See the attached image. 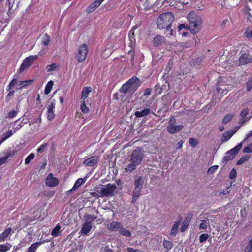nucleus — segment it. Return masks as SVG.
Returning a JSON list of instances; mask_svg holds the SVG:
<instances>
[{"label": "nucleus", "instance_id": "obj_30", "mask_svg": "<svg viewBox=\"0 0 252 252\" xmlns=\"http://www.w3.org/2000/svg\"><path fill=\"white\" fill-rule=\"evenodd\" d=\"M41 244V242H35L32 244L28 248L27 252H35L38 247Z\"/></svg>", "mask_w": 252, "mask_h": 252}, {"label": "nucleus", "instance_id": "obj_59", "mask_svg": "<svg viewBox=\"0 0 252 252\" xmlns=\"http://www.w3.org/2000/svg\"><path fill=\"white\" fill-rule=\"evenodd\" d=\"M252 136V130L250 131L246 135L244 139L241 142L242 144L247 140V139Z\"/></svg>", "mask_w": 252, "mask_h": 252}, {"label": "nucleus", "instance_id": "obj_52", "mask_svg": "<svg viewBox=\"0 0 252 252\" xmlns=\"http://www.w3.org/2000/svg\"><path fill=\"white\" fill-rule=\"evenodd\" d=\"M236 171L234 168H233L229 173V178L231 179H234L236 177Z\"/></svg>", "mask_w": 252, "mask_h": 252}, {"label": "nucleus", "instance_id": "obj_54", "mask_svg": "<svg viewBox=\"0 0 252 252\" xmlns=\"http://www.w3.org/2000/svg\"><path fill=\"white\" fill-rule=\"evenodd\" d=\"M47 145L48 144L46 143L42 144L37 149V152L38 153H42L44 151L45 149L47 147Z\"/></svg>", "mask_w": 252, "mask_h": 252}, {"label": "nucleus", "instance_id": "obj_33", "mask_svg": "<svg viewBox=\"0 0 252 252\" xmlns=\"http://www.w3.org/2000/svg\"><path fill=\"white\" fill-rule=\"evenodd\" d=\"M53 84H54L53 81H52V80L49 81L47 83V84H46V85L45 86V90H44V92L46 94H49V93L50 92V91L53 87Z\"/></svg>", "mask_w": 252, "mask_h": 252}, {"label": "nucleus", "instance_id": "obj_42", "mask_svg": "<svg viewBox=\"0 0 252 252\" xmlns=\"http://www.w3.org/2000/svg\"><path fill=\"white\" fill-rule=\"evenodd\" d=\"M18 121V120H17L15 121V124H14V125L13 126V128L15 130V131L20 129L24 126V124L26 123V122H24L23 123L22 121L19 124H17Z\"/></svg>", "mask_w": 252, "mask_h": 252}, {"label": "nucleus", "instance_id": "obj_1", "mask_svg": "<svg viewBox=\"0 0 252 252\" xmlns=\"http://www.w3.org/2000/svg\"><path fill=\"white\" fill-rule=\"evenodd\" d=\"M145 157V151L141 147H137L133 150L130 155L129 163L125 168L127 172L131 173L136 167L141 164Z\"/></svg>", "mask_w": 252, "mask_h": 252}, {"label": "nucleus", "instance_id": "obj_56", "mask_svg": "<svg viewBox=\"0 0 252 252\" xmlns=\"http://www.w3.org/2000/svg\"><path fill=\"white\" fill-rule=\"evenodd\" d=\"M248 38H252V29L250 31H246L244 33Z\"/></svg>", "mask_w": 252, "mask_h": 252}, {"label": "nucleus", "instance_id": "obj_18", "mask_svg": "<svg viewBox=\"0 0 252 252\" xmlns=\"http://www.w3.org/2000/svg\"><path fill=\"white\" fill-rule=\"evenodd\" d=\"M165 41V38L160 35L156 36L153 40L154 46H158L161 45Z\"/></svg>", "mask_w": 252, "mask_h": 252}, {"label": "nucleus", "instance_id": "obj_29", "mask_svg": "<svg viewBox=\"0 0 252 252\" xmlns=\"http://www.w3.org/2000/svg\"><path fill=\"white\" fill-rule=\"evenodd\" d=\"M100 5H98L97 4L96 1H95L93 3H92L91 4H90L88 7L87 8L86 11L88 13H92L94 10L97 8Z\"/></svg>", "mask_w": 252, "mask_h": 252}, {"label": "nucleus", "instance_id": "obj_39", "mask_svg": "<svg viewBox=\"0 0 252 252\" xmlns=\"http://www.w3.org/2000/svg\"><path fill=\"white\" fill-rule=\"evenodd\" d=\"M233 117V115L231 114H227L223 118L222 123L223 124H227L229 122Z\"/></svg>", "mask_w": 252, "mask_h": 252}, {"label": "nucleus", "instance_id": "obj_16", "mask_svg": "<svg viewBox=\"0 0 252 252\" xmlns=\"http://www.w3.org/2000/svg\"><path fill=\"white\" fill-rule=\"evenodd\" d=\"M122 226L120 222L113 221L107 225V228L110 231H119Z\"/></svg>", "mask_w": 252, "mask_h": 252}, {"label": "nucleus", "instance_id": "obj_20", "mask_svg": "<svg viewBox=\"0 0 252 252\" xmlns=\"http://www.w3.org/2000/svg\"><path fill=\"white\" fill-rule=\"evenodd\" d=\"M12 229L11 228H6L4 231L0 235V241H5L8 236L11 234Z\"/></svg>", "mask_w": 252, "mask_h": 252}, {"label": "nucleus", "instance_id": "obj_28", "mask_svg": "<svg viewBox=\"0 0 252 252\" xmlns=\"http://www.w3.org/2000/svg\"><path fill=\"white\" fill-rule=\"evenodd\" d=\"M192 217V215L190 214L189 215H188L186 218L185 219V220H184L183 224H182V225L181 226V231L182 232H184L187 228L188 226L189 225V223H188V221H189V220Z\"/></svg>", "mask_w": 252, "mask_h": 252}, {"label": "nucleus", "instance_id": "obj_34", "mask_svg": "<svg viewBox=\"0 0 252 252\" xmlns=\"http://www.w3.org/2000/svg\"><path fill=\"white\" fill-rule=\"evenodd\" d=\"M50 40V36L47 33H45L42 37V44L44 46H47L49 44Z\"/></svg>", "mask_w": 252, "mask_h": 252}, {"label": "nucleus", "instance_id": "obj_31", "mask_svg": "<svg viewBox=\"0 0 252 252\" xmlns=\"http://www.w3.org/2000/svg\"><path fill=\"white\" fill-rule=\"evenodd\" d=\"M119 232L122 235L124 236L127 237H130L131 236V233L130 231L124 228L123 226L121 227Z\"/></svg>", "mask_w": 252, "mask_h": 252}, {"label": "nucleus", "instance_id": "obj_19", "mask_svg": "<svg viewBox=\"0 0 252 252\" xmlns=\"http://www.w3.org/2000/svg\"><path fill=\"white\" fill-rule=\"evenodd\" d=\"M142 189H134L132 192V197L131 203H134L138 200L139 196L141 195Z\"/></svg>", "mask_w": 252, "mask_h": 252}, {"label": "nucleus", "instance_id": "obj_60", "mask_svg": "<svg viewBox=\"0 0 252 252\" xmlns=\"http://www.w3.org/2000/svg\"><path fill=\"white\" fill-rule=\"evenodd\" d=\"M151 94V89L150 88L146 89L144 92V96H149Z\"/></svg>", "mask_w": 252, "mask_h": 252}, {"label": "nucleus", "instance_id": "obj_58", "mask_svg": "<svg viewBox=\"0 0 252 252\" xmlns=\"http://www.w3.org/2000/svg\"><path fill=\"white\" fill-rule=\"evenodd\" d=\"M248 112H249V110L247 109H244L243 110L241 113H240V116L244 118H245L247 115H248Z\"/></svg>", "mask_w": 252, "mask_h": 252}, {"label": "nucleus", "instance_id": "obj_57", "mask_svg": "<svg viewBox=\"0 0 252 252\" xmlns=\"http://www.w3.org/2000/svg\"><path fill=\"white\" fill-rule=\"evenodd\" d=\"M17 112L14 110L10 111L8 114V117L9 118H13L16 116Z\"/></svg>", "mask_w": 252, "mask_h": 252}, {"label": "nucleus", "instance_id": "obj_36", "mask_svg": "<svg viewBox=\"0 0 252 252\" xmlns=\"http://www.w3.org/2000/svg\"><path fill=\"white\" fill-rule=\"evenodd\" d=\"M18 81H17V78H13L11 81L9 83V85H8L7 87H8V89H7V90L9 91L13 88H14L15 85H16V86H17V84H18Z\"/></svg>", "mask_w": 252, "mask_h": 252}, {"label": "nucleus", "instance_id": "obj_63", "mask_svg": "<svg viewBox=\"0 0 252 252\" xmlns=\"http://www.w3.org/2000/svg\"><path fill=\"white\" fill-rule=\"evenodd\" d=\"M243 152L244 153H251V152H252V150L249 147V146H248L243 149Z\"/></svg>", "mask_w": 252, "mask_h": 252}, {"label": "nucleus", "instance_id": "obj_51", "mask_svg": "<svg viewBox=\"0 0 252 252\" xmlns=\"http://www.w3.org/2000/svg\"><path fill=\"white\" fill-rule=\"evenodd\" d=\"M14 94V91H13V90L10 91L8 93V94H7V95H6V96L5 97V101L6 102H8L10 101L11 97L13 96Z\"/></svg>", "mask_w": 252, "mask_h": 252}, {"label": "nucleus", "instance_id": "obj_40", "mask_svg": "<svg viewBox=\"0 0 252 252\" xmlns=\"http://www.w3.org/2000/svg\"><path fill=\"white\" fill-rule=\"evenodd\" d=\"M250 156L249 155H245L243 156L237 162V165H241L244 162L247 161L249 160Z\"/></svg>", "mask_w": 252, "mask_h": 252}, {"label": "nucleus", "instance_id": "obj_49", "mask_svg": "<svg viewBox=\"0 0 252 252\" xmlns=\"http://www.w3.org/2000/svg\"><path fill=\"white\" fill-rule=\"evenodd\" d=\"M208 236V234L206 233H204L200 235V236H199L200 242L202 243L206 241L207 240Z\"/></svg>", "mask_w": 252, "mask_h": 252}, {"label": "nucleus", "instance_id": "obj_24", "mask_svg": "<svg viewBox=\"0 0 252 252\" xmlns=\"http://www.w3.org/2000/svg\"><path fill=\"white\" fill-rule=\"evenodd\" d=\"M150 113V109L145 108L142 111H136L135 112V116L136 117H142L148 115Z\"/></svg>", "mask_w": 252, "mask_h": 252}, {"label": "nucleus", "instance_id": "obj_4", "mask_svg": "<svg viewBox=\"0 0 252 252\" xmlns=\"http://www.w3.org/2000/svg\"><path fill=\"white\" fill-rule=\"evenodd\" d=\"M141 85V82L140 79L136 76H133L123 85L120 91L121 93H126L131 90L135 91Z\"/></svg>", "mask_w": 252, "mask_h": 252}, {"label": "nucleus", "instance_id": "obj_35", "mask_svg": "<svg viewBox=\"0 0 252 252\" xmlns=\"http://www.w3.org/2000/svg\"><path fill=\"white\" fill-rule=\"evenodd\" d=\"M163 245L164 247L167 250H171L173 247V244L172 242L165 240L163 241Z\"/></svg>", "mask_w": 252, "mask_h": 252}, {"label": "nucleus", "instance_id": "obj_3", "mask_svg": "<svg viewBox=\"0 0 252 252\" xmlns=\"http://www.w3.org/2000/svg\"><path fill=\"white\" fill-rule=\"evenodd\" d=\"M174 20V16L171 12H168L161 14L157 20V27L163 29L171 26Z\"/></svg>", "mask_w": 252, "mask_h": 252}, {"label": "nucleus", "instance_id": "obj_46", "mask_svg": "<svg viewBox=\"0 0 252 252\" xmlns=\"http://www.w3.org/2000/svg\"><path fill=\"white\" fill-rule=\"evenodd\" d=\"M218 167H219L218 165H214V166L210 167L207 171V173L208 174H213L217 170Z\"/></svg>", "mask_w": 252, "mask_h": 252}, {"label": "nucleus", "instance_id": "obj_64", "mask_svg": "<svg viewBox=\"0 0 252 252\" xmlns=\"http://www.w3.org/2000/svg\"><path fill=\"white\" fill-rule=\"evenodd\" d=\"M217 91L218 92V93H220V94H224V93L226 94L227 93V92H225L224 89H222L220 87H218L217 88Z\"/></svg>", "mask_w": 252, "mask_h": 252}, {"label": "nucleus", "instance_id": "obj_15", "mask_svg": "<svg viewBox=\"0 0 252 252\" xmlns=\"http://www.w3.org/2000/svg\"><path fill=\"white\" fill-rule=\"evenodd\" d=\"M93 227L92 223H85L84 222L82 224V228L79 232V233L81 235L86 236L88 235V233L91 231Z\"/></svg>", "mask_w": 252, "mask_h": 252}, {"label": "nucleus", "instance_id": "obj_5", "mask_svg": "<svg viewBox=\"0 0 252 252\" xmlns=\"http://www.w3.org/2000/svg\"><path fill=\"white\" fill-rule=\"evenodd\" d=\"M117 187L115 184H108L100 189L99 196L112 197L116 193Z\"/></svg>", "mask_w": 252, "mask_h": 252}, {"label": "nucleus", "instance_id": "obj_26", "mask_svg": "<svg viewBox=\"0 0 252 252\" xmlns=\"http://www.w3.org/2000/svg\"><path fill=\"white\" fill-rule=\"evenodd\" d=\"M180 224V221L176 222L173 225L172 228L170 231V234L172 236H175L178 232L179 226Z\"/></svg>", "mask_w": 252, "mask_h": 252}, {"label": "nucleus", "instance_id": "obj_6", "mask_svg": "<svg viewBox=\"0 0 252 252\" xmlns=\"http://www.w3.org/2000/svg\"><path fill=\"white\" fill-rule=\"evenodd\" d=\"M176 120L174 116H170L168 125L167 127V131L171 134H175L182 130L184 126L182 125H176Z\"/></svg>", "mask_w": 252, "mask_h": 252}, {"label": "nucleus", "instance_id": "obj_41", "mask_svg": "<svg viewBox=\"0 0 252 252\" xmlns=\"http://www.w3.org/2000/svg\"><path fill=\"white\" fill-rule=\"evenodd\" d=\"M57 68V65L56 63H53L51 64L47 65L46 69L47 72H51L55 71Z\"/></svg>", "mask_w": 252, "mask_h": 252}, {"label": "nucleus", "instance_id": "obj_62", "mask_svg": "<svg viewBox=\"0 0 252 252\" xmlns=\"http://www.w3.org/2000/svg\"><path fill=\"white\" fill-rule=\"evenodd\" d=\"M127 252H139L138 250L134 249L133 248L128 247L126 249Z\"/></svg>", "mask_w": 252, "mask_h": 252}, {"label": "nucleus", "instance_id": "obj_23", "mask_svg": "<svg viewBox=\"0 0 252 252\" xmlns=\"http://www.w3.org/2000/svg\"><path fill=\"white\" fill-rule=\"evenodd\" d=\"M235 131H227L224 132L222 136L221 141L222 142H226L229 140L235 133Z\"/></svg>", "mask_w": 252, "mask_h": 252}, {"label": "nucleus", "instance_id": "obj_47", "mask_svg": "<svg viewBox=\"0 0 252 252\" xmlns=\"http://www.w3.org/2000/svg\"><path fill=\"white\" fill-rule=\"evenodd\" d=\"M201 223L199 225V228L201 229H205L207 228V220H200Z\"/></svg>", "mask_w": 252, "mask_h": 252}, {"label": "nucleus", "instance_id": "obj_13", "mask_svg": "<svg viewBox=\"0 0 252 252\" xmlns=\"http://www.w3.org/2000/svg\"><path fill=\"white\" fill-rule=\"evenodd\" d=\"M252 62V56L248 53H244L239 58V63L241 65H246Z\"/></svg>", "mask_w": 252, "mask_h": 252}, {"label": "nucleus", "instance_id": "obj_25", "mask_svg": "<svg viewBox=\"0 0 252 252\" xmlns=\"http://www.w3.org/2000/svg\"><path fill=\"white\" fill-rule=\"evenodd\" d=\"M61 228V226L58 224L52 230L51 235L54 237H58L61 235V232L60 229Z\"/></svg>", "mask_w": 252, "mask_h": 252}, {"label": "nucleus", "instance_id": "obj_12", "mask_svg": "<svg viewBox=\"0 0 252 252\" xmlns=\"http://www.w3.org/2000/svg\"><path fill=\"white\" fill-rule=\"evenodd\" d=\"M55 101L52 100L47 107V119L49 121L53 120L55 117L54 109L55 107Z\"/></svg>", "mask_w": 252, "mask_h": 252}, {"label": "nucleus", "instance_id": "obj_10", "mask_svg": "<svg viewBox=\"0 0 252 252\" xmlns=\"http://www.w3.org/2000/svg\"><path fill=\"white\" fill-rule=\"evenodd\" d=\"M99 158L97 156H93L83 161V164L86 166L94 167L97 166Z\"/></svg>", "mask_w": 252, "mask_h": 252}, {"label": "nucleus", "instance_id": "obj_14", "mask_svg": "<svg viewBox=\"0 0 252 252\" xmlns=\"http://www.w3.org/2000/svg\"><path fill=\"white\" fill-rule=\"evenodd\" d=\"M16 152L15 150H8L6 152H5V156L3 157H0V166L5 163L9 157L14 156Z\"/></svg>", "mask_w": 252, "mask_h": 252}, {"label": "nucleus", "instance_id": "obj_21", "mask_svg": "<svg viewBox=\"0 0 252 252\" xmlns=\"http://www.w3.org/2000/svg\"><path fill=\"white\" fill-rule=\"evenodd\" d=\"M32 82V80L19 81L18 83L17 86H16V89L19 90L23 87L29 86Z\"/></svg>", "mask_w": 252, "mask_h": 252}, {"label": "nucleus", "instance_id": "obj_48", "mask_svg": "<svg viewBox=\"0 0 252 252\" xmlns=\"http://www.w3.org/2000/svg\"><path fill=\"white\" fill-rule=\"evenodd\" d=\"M189 144L193 147H195L198 143L197 140L193 138L189 139Z\"/></svg>", "mask_w": 252, "mask_h": 252}, {"label": "nucleus", "instance_id": "obj_50", "mask_svg": "<svg viewBox=\"0 0 252 252\" xmlns=\"http://www.w3.org/2000/svg\"><path fill=\"white\" fill-rule=\"evenodd\" d=\"M246 88L247 91H250L252 88V76L246 83Z\"/></svg>", "mask_w": 252, "mask_h": 252}, {"label": "nucleus", "instance_id": "obj_55", "mask_svg": "<svg viewBox=\"0 0 252 252\" xmlns=\"http://www.w3.org/2000/svg\"><path fill=\"white\" fill-rule=\"evenodd\" d=\"M15 0H8L9 9H8V11L7 12V14H8L10 11H11L12 7L13 6V5L15 3Z\"/></svg>", "mask_w": 252, "mask_h": 252}, {"label": "nucleus", "instance_id": "obj_44", "mask_svg": "<svg viewBox=\"0 0 252 252\" xmlns=\"http://www.w3.org/2000/svg\"><path fill=\"white\" fill-rule=\"evenodd\" d=\"M252 251V237L246 246L244 252H251Z\"/></svg>", "mask_w": 252, "mask_h": 252}, {"label": "nucleus", "instance_id": "obj_38", "mask_svg": "<svg viewBox=\"0 0 252 252\" xmlns=\"http://www.w3.org/2000/svg\"><path fill=\"white\" fill-rule=\"evenodd\" d=\"M251 11V9L249 6L245 7L244 9L245 14L247 15V18L249 20H251V19L252 18V15L250 13Z\"/></svg>", "mask_w": 252, "mask_h": 252}, {"label": "nucleus", "instance_id": "obj_17", "mask_svg": "<svg viewBox=\"0 0 252 252\" xmlns=\"http://www.w3.org/2000/svg\"><path fill=\"white\" fill-rule=\"evenodd\" d=\"M144 184V179L142 176L135 179L134 182V189H142Z\"/></svg>", "mask_w": 252, "mask_h": 252}, {"label": "nucleus", "instance_id": "obj_2", "mask_svg": "<svg viewBox=\"0 0 252 252\" xmlns=\"http://www.w3.org/2000/svg\"><path fill=\"white\" fill-rule=\"evenodd\" d=\"M189 29L193 34H196L200 31L202 24L201 17L194 11L190 12L187 16Z\"/></svg>", "mask_w": 252, "mask_h": 252}, {"label": "nucleus", "instance_id": "obj_8", "mask_svg": "<svg viewBox=\"0 0 252 252\" xmlns=\"http://www.w3.org/2000/svg\"><path fill=\"white\" fill-rule=\"evenodd\" d=\"M38 58V55H31L26 58L23 62L18 71L20 73L24 71L26 69L31 66L34 61Z\"/></svg>", "mask_w": 252, "mask_h": 252}, {"label": "nucleus", "instance_id": "obj_43", "mask_svg": "<svg viewBox=\"0 0 252 252\" xmlns=\"http://www.w3.org/2000/svg\"><path fill=\"white\" fill-rule=\"evenodd\" d=\"M81 110L82 112L84 113H87L89 111V108L86 106L85 100L82 101L81 104Z\"/></svg>", "mask_w": 252, "mask_h": 252}, {"label": "nucleus", "instance_id": "obj_45", "mask_svg": "<svg viewBox=\"0 0 252 252\" xmlns=\"http://www.w3.org/2000/svg\"><path fill=\"white\" fill-rule=\"evenodd\" d=\"M34 158V155L33 153L30 154L29 155H28L25 160V163L26 164H29Z\"/></svg>", "mask_w": 252, "mask_h": 252}, {"label": "nucleus", "instance_id": "obj_32", "mask_svg": "<svg viewBox=\"0 0 252 252\" xmlns=\"http://www.w3.org/2000/svg\"><path fill=\"white\" fill-rule=\"evenodd\" d=\"M11 245L9 243L0 244V252H5L10 249Z\"/></svg>", "mask_w": 252, "mask_h": 252}, {"label": "nucleus", "instance_id": "obj_11", "mask_svg": "<svg viewBox=\"0 0 252 252\" xmlns=\"http://www.w3.org/2000/svg\"><path fill=\"white\" fill-rule=\"evenodd\" d=\"M45 184L49 187H55L58 185L59 180L52 173H50L46 179Z\"/></svg>", "mask_w": 252, "mask_h": 252}, {"label": "nucleus", "instance_id": "obj_37", "mask_svg": "<svg viewBox=\"0 0 252 252\" xmlns=\"http://www.w3.org/2000/svg\"><path fill=\"white\" fill-rule=\"evenodd\" d=\"M171 26H169L168 28H165V34L169 38L173 36V30L171 28Z\"/></svg>", "mask_w": 252, "mask_h": 252}, {"label": "nucleus", "instance_id": "obj_7", "mask_svg": "<svg viewBox=\"0 0 252 252\" xmlns=\"http://www.w3.org/2000/svg\"><path fill=\"white\" fill-rule=\"evenodd\" d=\"M242 146V143H240L235 147L227 151L226 153V156L223 158L222 162L226 163L227 161L233 159L241 149Z\"/></svg>", "mask_w": 252, "mask_h": 252}, {"label": "nucleus", "instance_id": "obj_9", "mask_svg": "<svg viewBox=\"0 0 252 252\" xmlns=\"http://www.w3.org/2000/svg\"><path fill=\"white\" fill-rule=\"evenodd\" d=\"M88 52V46L86 44H83L79 47L75 55L79 63H82L85 60Z\"/></svg>", "mask_w": 252, "mask_h": 252}, {"label": "nucleus", "instance_id": "obj_61", "mask_svg": "<svg viewBox=\"0 0 252 252\" xmlns=\"http://www.w3.org/2000/svg\"><path fill=\"white\" fill-rule=\"evenodd\" d=\"M7 138L11 137L12 134V131L11 130H9L7 132L3 134Z\"/></svg>", "mask_w": 252, "mask_h": 252}, {"label": "nucleus", "instance_id": "obj_22", "mask_svg": "<svg viewBox=\"0 0 252 252\" xmlns=\"http://www.w3.org/2000/svg\"><path fill=\"white\" fill-rule=\"evenodd\" d=\"M91 91L92 88L90 87H84L82 91L81 99L84 100L85 99L87 98Z\"/></svg>", "mask_w": 252, "mask_h": 252}, {"label": "nucleus", "instance_id": "obj_53", "mask_svg": "<svg viewBox=\"0 0 252 252\" xmlns=\"http://www.w3.org/2000/svg\"><path fill=\"white\" fill-rule=\"evenodd\" d=\"M85 182V179L83 178H79L78 179L75 183V184H76L78 187H80L81 185L83 184Z\"/></svg>", "mask_w": 252, "mask_h": 252}, {"label": "nucleus", "instance_id": "obj_27", "mask_svg": "<svg viewBox=\"0 0 252 252\" xmlns=\"http://www.w3.org/2000/svg\"><path fill=\"white\" fill-rule=\"evenodd\" d=\"M85 220V223H92V222L94 220L96 217L94 215L85 214L84 216Z\"/></svg>", "mask_w": 252, "mask_h": 252}]
</instances>
